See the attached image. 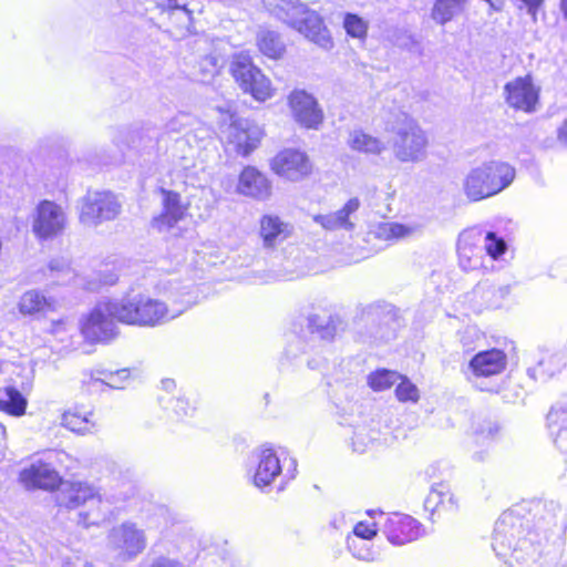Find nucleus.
<instances>
[{"label": "nucleus", "mask_w": 567, "mask_h": 567, "mask_svg": "<svg viewBox=\"0 0 567 567\" xmlns=\"http://www.w3.org/2000/svg\"><path fill=\"white\" fill-rule=\"evenodd\" d=\"M303 341L299 338H295V340L287 346L285 354L288 359L295 360L298 357L297 352L303 351Z\"/></svg>", "instance_id": "obj_48"}, {"label": "nucleus", "mask_w": 567, "mask_h": 567, "mask_svg": "<svg viewBox=\"0 0 567 567\" xmlns=\"http://www.w3.org/2000/svg\"><path fill=\"white\" fill-rule=\"evenodd\" d=\"M163 386L166 390L173 389V388H175V382L173 380H165V381H163Z\"/></svg>", "instance_id": "obj_54"}, {"label": "nucleus", "mask_w": 567, "mask_h": 567, "mask_svg": "<svg viewBox=\"0 0 567 567\" xmlns=\"http://www.w3.org/2000/svg\"><path fill=\"white\" fill-rule=\"evenodd\" d=\"M230 71L239 87L256 101L265 102L272 97L275 90L271 81L252 63L248 54L235 55Z\"/></svg>", "instance_id": "obj_9"}, {"label": "nucleus", "mask_w": 567, "mask_h": 567, "mask_svg": "<svg viewBox=\"0 0 567 567\" xmlns=\"http://www.w3.org/2000/svg\"><path fill=\"white\" fill-rule=\"evenodd\" d=\"M50 277L55 279L56 284H69L71 279L75 280V285L82 286L89 291H96L102 286H112L116 284L118 275L110 269L107 266L99 274H93L91 278L84 282L83 278L78 277L70 268L64 259H53L49 264Z\"/></svg>", "instance_id": "obj_14"}, {"label": "nucleus", "mask_w": 567, "mask_h": 567, "mask_svg": "<svg viewBox=\"0 0 567 567\" xmlns=\"http://www.w3.org/2000/svg\"><path fill=\"white\" fill-rule=\"evenodd\" d=\"M0 431H1V433H2V434H4V433H6L4 427H3V426H1V425H0Z\"/></svg>", "instance_id": "obj_59"}, {"label": "nucleus", "mask_w": 567, "mask_h": 567, "mask_svg": "<svg viewBox=\"0 0 567 567\" xmlns=\"http://www.w3.org/2000/svg\"><path fill=\"white\" fill-rule=\"evenodd\" d=\"M522 519L512 513H504L495 523L492 547L495 554L514 567H523L535 560L538 548L530 538L516 536L522 533Z\"/></svg>", "instance_id": "obj_4"}, {"label": "nucleus", "mask_w": 567, "mask_h": 567, "mask_svg": "<svg viewBox=\"0 0 567 567\" xmlns=\"http://www.w3.org/2000/svg\"><path fill=\"white\" fill-rule=\"evenodd\" d=\"M55 502L70 509L86 506L89 511L80 513V524L85 527L99 524L110 513L97 489L87 482L62 481L55 492Z\"/></svg>", "instance_id": "obj_6"}, {"label": "nucleus", "mask_w": 567, "mask_h": 567, "mask_svg": "<svg viewBox=\"0 0 567 567\" xmlns=\"http://www.w3.org/2000/svg\"><path fill=\"white\" fill-rule=\"evenodd\" d=\"M166 7L171 10L181 12L186 19H189L188 10L185 8V6H179L177 0H167Z\"/></svg>", "instance_id": "obj_51"}, {"label": "nucleus", "mask_w": 567, "mask_h": 567, "mask_svg": "<svg viewBox=\"0 0 567 567\" xmlns=\"http://www.w3.org/2000/svg\"><path fill=\"white\" fill-rule=\"evenodd\" d=\"M237 192L257 200H267L271 196V183L258 169L247 166L239 175Z\"/></svg>", "instance_id": "obj_25"}, {"label": "nucleus", "mask_w": 567, "mask_h": 567, "mask_svg": "<svg viewBox=\"0 0 567 567\" xmlns=\"http://www.w3.org/2000/svg\"><path fill=\"white\" fill-rule=\"evenodd\" d=\"M396 383L395 395L400 402L415 403L419 401V389L406 377L401 374V379Z\"/></svg>", "instance_id": "obj_43"}, {"label": "nucleus", "mask_w": 567, "mask_h": 567, "mask_svg": "<svg viewBox=\"0 0 567 567\" xmlns=\"http://www.w3.org/2000/svg\"><path fill=\"white\" fill-rule=\"evenodd\" d=\"M308 327L311 332H317L321 339H332L337 331L336 320L331 317L311 315L308 318Z\"/></svg>", "instance_id": "obj_40"}, {"label": "nucleus", "mask_w": 567, "mask_h": 567, "mask_svg": "<svg viewBox=\"0 0 567 567\" xmlns=\"http://www.w3.org/2000/svg\"><path fill=\"white\" fill-rule=\"evenodd\" d=\"M484 254L487 257V260H491L488 265L493 266V261L498 259L503 254H505L507 249V244L504 238L497 236L493 231L484 233Z\"/></svg>", "instance_id": "obj_41"}, {"label": "nucleus", "mask_w": 567, "mask_h": 567, "mask_svg": "<svg viewBox=\"0 0 567 567\" xmlns=\"http://www.w3.org/2000/svg\"><path fill=\"white\" fill-rule=\"evenodd\" d=\"M224 63V58L216 51L202 56L196 65L198 80L204 83L212 81L219 73Z\"/></svg>", "instance_id": "obj_36"}, {"label": "nucleus", "mask_w": 567, "mask_h": 567, "mask_svg": "<svg viewBox=\"0 0 567 567\" xmlns=\"http://www.w3.org/2000/svg\"><path fill=\"white\" fill-rule=\"evenodd\" d=\"M28 405L27 399L14 386H7L0 396V411L13 416H22Z\"/></svg>", "instance_id": "obj_35"}, {"label": "nucleus", "mask_w": 567, "mask_h": 567, "mask_svg": "<svg viewBox=\"0 0 567 567\" xmlns=\"http://www.w3.org/2000/svg\"><path fill=\"white\" fill-rule=\"evenodd\" d=\"M385 130L395 136L392 141L394 157L401 163H419L426 158L429 140L420 125L404 112L386 121Z\"/></svg>", "instance_id": "obj_5"}, {"label": "nucleus", "mask_w": 567, "mask_h": 567, "mask_svg": "<svg viewBox=\"0 0 567 567\" xmlns=\"http://www.w3.org/2000/svg\"><path fill=\"white\" fill-rule=\"evenodd\" d=\"M380 517L384 519L382 532L392 545L402 546L422 536L421 524L410 515L401 513L384 515L380 513Z\"/></svg>", "instance_id": "obj_16"}, {"label": "nucleus", "mask_w": 567, "mask_h": 567, "mask_svg": "<svg viewBox=\"0 0 567 567\" xmlns=\"http://www.w3.org/2000/svg\"><path fill=\"white\" fill-rule=\"evenodd\" d=\"M360 207V199L352 197L340 209L332 213L313 215L312 220L327 231H352L355 228L353 218Z\"/></svg>", "instance_id": "obj_20"}, {"label": "nucleus", "mask_w": 567, "mask_h": 567, "mask_svg": "<svg viewBox=\"0 0 567 567\" xmlns=\"http://www.w3.org/2000/svg\"><path fill=\"white\" fill-rule=\"evenodd\" d=\"M342 519H343V515L341 514V518H340V520H338L337 518H333V519L331 520V525H332L334 528L339 529V528H341V523H342L341 520H342Z\"/></svg>", "instance_id": "obj_56"}, {"label": "nucleus", "mask_w": 567, "mask_h": 567, "mask_svg": "<svg viewBox=\"0 0 567 567\" xmlns=\"http://www.w3.org/2000/svg\"><path fill=\"white\" fill-rule=\"evenodd\" d=\"M392 440L388 429L382 431L379 422L371 421L370 424H360L354 427L351 444L354 452L363 453L373 445H389Z\"/></svg>", "instance_id": "obj_26"}, {"label": "nucleus", "mask_w": 567, "mask_h": 567, "mask_svg": "<svg viewBox=\"0 0 567 567\" xmlns=\"http://www.w3.org/2000/svg\"><path fill=\"white\" fill-rule=\"evenodd\" d=\"M557 141L567 147V117L557 127Z\"/></svg>", "instance_id": "obj_50"}, {"label": "nucleus", "mask_w": 567, "mask_h": 567, "mask_svg": "<svg viewBox=\"0 0 567 567\" xmlns=\"http://www.w3.org/2000/svg\"><path fill=\"white\" fill-rule=\"evenodd\" d=\"M188 20H189V19H187V20H185V21H182V23H183L184 25H186V24H188V23H189V21H188Z\"/></svg>", "instance_id": "obj_60"}, {"label": "nucleus", "mask_w": 567, "mask_h": 567, "mask_svg": "<svg viewBox=\"0 0 567 567\" xmlns=\"http://www.w3.org/2000/svg\"><path fill=\"white\" fill-rule=\"evenodd\" d=\"M176 121H177V118L173 120V121L169 123V125H168L169 130H172V131H175V130H176V127H175V122H176Z\"/></svg>", "instance_id": "obj_58"}, {"label": "nucleus", "mask_w": 567, "mask_h": 567, "mask_svg": "<svg viewBox=\"0 0 567 567\" xmlns=\"http://www.w3.org/2000/svg\"><path fill=\"white\" fill-rule=\"evenodd\" d=\"M497 432H498V426L497 425H489L488 426V435L489 436H494Z\"/></svg>", "instance_id": "obj_57"}, {"label": "nucleus", "mask_w": 567, "mask_h": 567, "mask_svg": "<svg viewBox=\"0 0 567 567\" xmlns=\"http://www.w3.org/2000/svg\"><path fill=\"white\" fill-rule=\"evenodd\" d=\"M347 547L354 558L363 561H374L379 557V551L369 542L358 537H347Z\"/></svg>", "instance_id": "obj_39"}, {"label": "nucleus", "mask_w": 567, "mask_h": 567, "mask_svg": "<svg viewBox=\"0 0 567 567\" xmlns=\"http://www.w3.org/2000/svg\"><path fill=\"white\" fill-rule=\"evenodd\" d=\"M560 10L565 19H567V0H560Z\"/></svg>", "instance_id": "obj_53"}, {"label": "nucleus", "mask_w": 567, "mask_h": 567, "mask_svg": "<svg viewBox=\"0 0 567 567\" xmlns=\"http://www.w3.org/2000/svg\"><path fill=\"white\" fill-rule=\"evenodd\" d=\"M147 545L145 532L133 522L114 526L107 535V547L123 561L141 555Z\"/></svg>", "instance_id": "obj_10"}, {"label": "nucleus", "mask_w": 567, "mask_h": 567, "mask_svg": "<svg viewBox=\"0 0 567 567\" xmlns=\"http://www.w3.org/2000/svg\"><path fill=\"white\" fill-rule=\"evenodd\" d=\"M150 567H185L181 561L165 556L155 558Z\"/></svg>", "instance_id": "obj_49"}, {"label": "nucleus", "mask_w": 567, "mask_h": 567, "mask_svg": "<svg viewBox=\"0 0 567 567\" xmlns=\"http://www.w3.org/2000/svg\"><path fill=\"white\" fill-rule=\"evenodd\" d=\"M484 231L471 228L462 231L457 239L458 266L464 271L488 270L492 265L484 254Z\"/></svg>", "instance_id": "obj_11"}, {"label": "nucleus", "mask_w": 567, "mask_h": 567, "mask_svg": "<svg viewBox=\"0 0 567 567\" xmlns=\"http://www.w3.org/2000/svg\"><path fill=\"white\" fill-rule=\"evenodd\" d=\"M2 365H3V362L0 361V373L2 372Z\"/></svg>", "instance_id": "obj_62"}, {"label": "nucleus", "mask_w": 567, "mask_h": 567, "mask_svg": "<svg viewBox=\"0 0 567 567\" xmlns=\"http://www.w3.org/2000/svg\"><path fill=\"white\" fill-rule=\"evenodd\" d=\"M227 114L230 123L223 132L228 145L239 155H249L260 143L262 136L260 128L247 120L235 117L229 112Z\"/></svg>", "instance_id": "obj_15"}, {"label": "nucleus", "mask_w": 567, "mask_h": 567, "mask_svg": "<svg viewBox=\"0 0 567 567\" xmlns=\"http://www.w3.org/2000/svg\"><path fill=\"white\" fill-rule=\"evenodd\" d=\"M547 427L554 443L567 450V400L557 402L547 414Z\"/></svg>", "instance_id": "obj_28"}, {"label": "nucleus", "mask_w": 567, "mask_h": 567, "mask_svg": "<svg viewBox=\"0 0 567 567\" xmlns=\"http://www.w3.org/2000/svg\"><path fill=\"white\" fill-rule=\"evenodd\" d=\"M92 412H80L78 410L66 411L62 415L61 424L72 432L79 434H89L96 431V425L92 420Z\"/></svg>", "instance_id": "obj_34"}, {"label": "nucleus", "mask_w": 567, "mask_h": 567, "mask_svg": "<svg viewBox=\"0 0 567 567\" xmlns=\"http://www.w3.org/2000/svg\"><path fill=\"white\" fill-rule=\"evenodd\" d=\"M165 301L141 292H130L114 299L117 322L137 327H155L181 316L193 305L189 293L178 285L164 287Z\"/></svg>", "instance_id": "obj_1"}, {"label": "nucleus", "mask_w": 567, "mask_h": 567, "mask_svg": "<svg viewBox=\"0 0 567 567\" xmlns=\"http://www.w3.org/2000/svg\"><path fill=\"white\" fill-rule=\"evenodd\" d=\"M256 41L259 51L269 59H280L286 51L284 41L275 31L261 29L257 33Z\"/></svg>", "instance_id": "obj_31"}, {"label": "nucleus", "mask_w": 567, "mask_h": 567, "mask_svg": "<svg viewBox=\"0 0 567 567\" xmlns=\"http://www.w3.org/2000/svg\"><path fill=\"white\" fill-rule=\"evenodd\" d=\"M506 103L525 113H534L539 101V89L534 84L530 75L518 76L504 86Z\"/></svg>", "instance_id": "obj_18"}, {"label": "nucleus", "mask_w": 567, "mask_h": 567, "mask_svg": "<svg viewBox=\"0 0 567 567\" xmlns=\"http://www.w3.org/2000/svg\"><path fill=\"white\" fill-rule=\"evenodd\" d=\"M19 477L20 482L29 489H53L62 483L59 473L50 464L43 462H35L23 468Z\"/></svg>", "instance_id": "obj_23"}, {"label": "nucleus", "mask_w": 567, "mask_h": 567, "mask_svg": "<svg viewBox=\"0 0 567 567\" xmlns=\"http://www.w3.org/2000/svg\"><path fill=\"white\" fill-rule=\"evenodd\" d=\"M267 11L287 23L308 40L329 50L333 42L321 17L298 0H264Z\"/></svg>", "instance_id": "obj_3"}, {"label": "nucleus", "mask_w": 567, "mask_h": 567, "mask_svg": "<svg viewBox=\"0 0 567 567\" xmlns=\"http://www.w3.org/2000/svg\"><path fill=\"white\" fill-rule=\"evenodd\" d=\"M349 146L357 152L378 155L385 150V144L361 130H354L350 133L348 140Z\"/></svg>", "instance_id": "obj_33"}, {"label": "nucleus", "mask_w": 567, "mask_h": 567, "mask_svg": "<svg viewBox=\"0 0 567 567\" xmlns=\"http://www.w3.org/2000/svg\"><path fill=\"white\" fill-rule=\"evenodd\" d=\"M18 306L22 315H35L53 310L54 301L38 290H29L21 296Z\"/></svg>", "instance_id": "obj_30"}, {"label": "nucleus", "mask_w": 567, "mask_h": 567, "mask_svg": "<svg viewBox=\"0 0 567 567\" xmlns=\"http://www.w3.org/2000/svg\"><path fill=\"white\" fill-rule=\"evenodd\" d=\"M343 28L349 37L364 40L368 34L369 23L358 14L346 13L343 18Z\"/></svg>", "instance_id": "obj_42"}, {"label": "nucleus", "mask_w": 567, "mask_h": 567, "mask_svg": "<svg viewBox=\"0 0 567 567\" xmlns=\"http://www.w3.org/2000/svg\"><path fill=\"white\" fill-rule=\"evenodd\" d=\"M121 205L110 192H89L82 199L80 221L84 226H97L102 221L114 219Z\"/></svg>", "instance_id": "obj_12"}, {"label": "nucleus", "mask_w": 567, "mask_h": 567, "mask_svg": "<svg viewBox=\"0 0 567 567\" xmlns=\"http://www.w3.org/2000/svg\"><path fill=\"white\" fill-rule=\"evenodd\" d=\"M168 404L169 406L166 408L171 409L176 414L177 417L187 416L193 411V408L184 398L169 399Z\"/></svg>", "instance_id": "obj_45"}, {"label": "nucleus", "mask_w": 567, "mask_h": 567, "mask_svg": "<svg viewBox=\"0 0 567 567\" xmlns=\"http://www.w3.org/2000/svg\"><path fill=\"white\" fill-rule=\"evenodd\" d=\"M467 0H435L431 18L435 23L444 25L463 12Z\"/></svg>", "instance_id": "obj_32"}, {"label": "nucleus", "mask_w": 567, "mask_h": 567, "mask_svg": "<svg viewBox=\"0 0 567 567\" xmlns=\"http://www.w3.org/2000/svg\"><path fill=\"white\" fill-rule=\"evenodd\" d=\"M289 105L295 120L307 128H316L323 118L316 99L306 91H293L289 95Z\"/></svg>", "instance_id": "obj_19"}, {"label": "nucleus", "mask_w": 567, "mask_h": 567, "mask_svg": "<svg viewBox=\"0 0 567 567\" xmlns=\"http://www.w3.org/2000/svg\"><path fill=\"white\" fill-rule=\"evenodd\" d=\"M157 2L159 6H164V0H158Z\"/></svg>", "instance_id": "obj_61"}, {"label": "nucleus", "mask_w": 567, "mask_h": 567, "mask_svg": "<svg viewBox=\"0 0 567 567\" xmlns=\"http://www.w3.org/2000/svg\"><path fill=\"white\" fill-rule=\"evenodd\" d=\"M427 502L434 503L436 507H441L442 509L452 511L457 507V501L455 496L443 483L432 486Z\"/></svg>", "instance_id": "obj_38"}, {"label": "nucleus", "mask_w": 567, "mask_h": 567, "mask_svg": "<svg viewBox=\"0 0 567 567\" xmlns=\"http://www.w3.org/2000/svg\"><path fill=\"white\" fill-rule=\"evenodd\" d=\"M248 466L252 474V484L260 489L269 487L280 476L290 481L297 472V461L293 457L270 446L254 450Z\"/></svg>", "instance_id": "obj_7"}, {"label": "nucleus", "mask_w": 567, "mask_h": 567, "mask_svg": "<svg viewBox=\"0 0 567 567\" xmlns=\"http://www.w3.org/2000/svg\"><path fill=\"white\" fill-rule=\"evenodd\" d=\"M399 379H401L400 373L388 369H379L369 374L368 383L374 391H384L396 384Z\"/></svg>", "instance_id": "obj_37"}, {"label": "nucleus", "mask_w": 567, "mask_h": 567, "mask_svg": "<svg viewBox=\"0 0 567 567\" xmlns=\"http://www.w3.org/2000/svg\"><path fill=\"white\" fill-rule=\"evenodd\" d=\"M66 226V215L61 206L42 200L35 209L32 231L40 240L53 239L61 235Z\"/></svg>", "instance_id": "obj_13"}, {"label": "nucleus", "mask_w": 567, "mask_h": 567, "mask_svg": "<svg viewBox=\"0 0 567 567\" xmlns=\"http://www.w3.org/2000/svg\"><path fill=\"white\" fill-rule=\"evenodd\" d=\"M507 363L506 354L498 349L485 350L476 353L468 363V370L472 375L471 381L474 379L489 378L502 373Z\"/></svg>", "instance_id": "obj_21"}, {"label": "nucleus", "mask_w": 567, "mask_h": 567, "mask_svg": "<svg viewBox=\"0 0 567 567\" xmlns=\"http://www.w3.org/2000/svg\"><path fill=\"white\" fill-rule=\"evenodd\" d=\"M161 194L163 212L152 219V227L162 233L168 231L183 219L186 207L178 193L161 188Z\"/></svg>", "instance_id": "obj_22"}, {"label": "nucleus", "mask_w": 567, "mask_h": 567, "mask_svg": "<svg viewBox=\"0 0 567 567\" xmlns=\"http://www.w3.org/2000/svg\"><path fill=\"white\" fill-rule=\"evenodd\" d=\"M378 534V529L374 523L359 522L354 525L352 534L348 537H358L365 542L372 540Z\"/></svg>", "instance_id": "obj_44"}, {"label": "nucleus", "mask_w": 567, "mask_h": 567, "mask_svg": "<svg viewBox=\"0 0 567 567\" xmlns=\"http://www.w3.org/2000/svg\"><path fill=\"white\" fill-rule=\"evenodd\" d=\"M115 300L99 302L81 321V332L91 342H109L118 334Z\"/></svg>", "instance_id": "obj_8"}, {"label": "nucleus", "mask_w": 567, "mask_h": 567, "mask_svg": "<svg viewBox=\"0 0 567 567\" xmlns=\"http://www.w3.org/2000/svg\"><path fill=\"white\" fill-rule=\"evenodd\" d=\"M421 231V225L382 221L373 226L371 234L381 240L398 241L413 237Z\"/></svg>", "instance_id": "obj_29"}, {"label": "nucleus", "mask_w": 567, "mask_h": 567, "mask_svg": "<svg viewBox=\"0 0 567 567\" xmlns=\"http://www.w3.org/2000/svg\"><path fill=\"white\" fill-rule=\"evenodd\" d=\"M519 9H526L527 13L536 20L538 10L542 8L544 0H517Z\"/></svg>", "instance_id": "obj_47"}, {"label": "nucleus", "mask_w": 567, "mask_h": 567, "mask_svg": "<svg viewBox=\"0 0 567 567\" xmlns=\"http://www.w3.org/2000/svg\"><path fill=\"white\" fill-rule=\"evenodd\" d=\"M130 371L127 369H122V370H117L115 371V375H118V380L121 382V388L124 386V382L130 378Z\"/></svg>", "instance_id": "obj_52"}, {"label": "nucleus", "mask_w": 567, "mask_h": 567, "mask_svg": "<svg viewBox=\"0 0 567 567\" xmlns=\"http://www.w3.org/2000/svg\"><path fill=\"white\" fill-rule=\"evenodd\" d=\"M275 174L291 182H298L310 175L312 164L305 152L296 148L280 151L270 163Z\"/></svg>", "instance_id": "obj_17"}, {"label": "nucleus", "mask_w": 567, "mask_h": 567, "mask_svg": "<svg viewBox=\"0 0 567 567\" xmlns=\"http://www.w3.org/2000/svg\"><path fill=\"white\" fill-rule=\"evenodd\" d=\"M293 226L275 214H265L259 219V236L265 248H275L288 239Z\"/></svg>", "instance_id": "obj_24"}, {"label": "nucleus", "mask_w": 567, "mask_h": 567, "mask_svg": "<svg viewBox=\"0 0 567 567\" xmlns=\"http://www.w3.org/2000/svg\"><path fill=\"white\" fill-rule=\"evenodd\" d=\"M155 134L151 128L133 126L118 130L114 143L118 147H127L136 151H144L153 147Z\"/></svg>", "instance_id": "obj_27"}, {"label": "nucleus", "mask_w": 567, "mask_h": 567, "mask_svg": "<svg viewBox=\"0 0 567 567\" xmlns=\"http://www.w3.org/2000/svg\"><path fill=\"white\" fill-rule=\"evenodd\" d=\"M516 178V168L502 159H488L470 168L462 190L470 202H481L507 189Z\"/></svg>", "instance_id": "obj_2"}, {"label": "nucleus", "mask_w": 567, "mask_h": 567, "mask_svg": "<svg viewBox=\"0 0 567 567\" xmlns=\"http://www.w3.org/2000/svg\"><path fill=\"white\" fill-rule=\"evenodd\" d=\"M97 373L101 374L102 377H95L92 374L91 379L93 382H101L103 384H106L110 388L121 389V382L117 378L118 375H115V371L114 372L103 371V372H97Z\"/></svg>", "instance_id": "obj_46"}, {"label": "nucleus", "mask_w": 567, "mask_h": 567, "mask_svg": "<svg viewBox=\"0 0 567 567\" xmlns=\"http://www.w3.org/2000/svg\"><path fill=\"white\" fill-rule=\"evenodd\" d=\"M307 364L310 369H318L320 367V362L316 360H308Z\"/></svg>", "instance_id": "obj_55"}]
</instances>
